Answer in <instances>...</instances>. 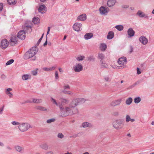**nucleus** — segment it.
<instances>
[{"label": "nucleus", "mask_w": 154, "mask_h": 154, "mask_svg": "<svg viewBox=\"0 0 154 154\" xmlns=\"http://www.w3.org/2000/svg\"><path fill=\"white\" fill-rule=\"evenodd\" d=\"M85 57L83 56H80L77 57L76 59L78 61H82L83 60L85 59Z\"/></svg>", "instance_id": "37"}, {"label": "nucleus", "mask_w": 154, "mask_h": 154, "mask_svg": "<svg viewBox=\"0 0 154 154\" xmlns=\"http://www.w3.org/2000/svg\"><path fill=\"white\" fill-rule=\"evenodd\" d=\"M57 137L59 138L62 139L64 137L62 133H59L57 135Z\"/></svg>", "instance_id": "46"}, {"label": "nucleus", "mask_w": 154, "mask_h": 154, "mask_svg": "<svg viewBox=\"0 0 154 154\" xmlns=\"http://www.w3.org/2000/svg\"><path fill=\"white\" fill-rule=\"evenodd\" d=\"M17 38L15 36H12L9 41L10 44L12 46L15 45L17 42Z\"/></svg>", "instance_id": "10"}, {"label": "nucleus", "mask_w": 154, "mask_h": 154, "mask_svg": "<svg viewBox=\"0 0 154 154\" xmlns=\"http://www.w3.org/2000/svg\"><path fill=\"white\" fill-rule=\"evenodd\" d=\"M108 9H109L108 8H105L103 6H101L99 9V11L100 14L103 15L105 14H106L107 13H108Z\"/></svg>", "instance_id": "14"}, {"label": "nucleus", "mask_w": 154, "mask_h": 154, "mask_svg": "<svg viewBox=\"0 0 154 154\" xmlns=\"http://www.w3.org/2000/svg\"><path fill=\"white\" fill-rule=\"evenodd\" d=\"M93 60V58L91 57H89L88 58V60L89 61H91Z\"/></svg>", "instance_id": "64"}, {"label": "nucleus", "mask_w": 154, "mask_h": 154, "mask_svg": "<svg viewBox=\"0 0 154 154\" xmlns=\"http://www.w3.org/2000/svg\"><path fill=\"white\" fill-rule=\"evenodd\" d=\"M30 78V75L28 74L24 75L22 76V79L23 80H26Z\"/></svg>", "instance_id": "31"}, {"label": "nucleus", "mask_w": 154, "mask_h": 154, "mask_svg": "<svg viewBox=\"0 0 154 154\" xmlns=\"http://www.w3.org/2000/svg\"><path fill=\"white\" fill-rule=\"evenodd\" d=\"M107 48V45L105 43H101L100 44V48L101 51H104Z\"/></svg>", "instance_id": "28"}, {"label": "nucleus", "mask_w": 154, "mask_h": 154, "mask_svg": "<svg viewBox=\"0 0 154 154\" xmlns=\"http://www.w3.org/2000/svg\"><path fill=\"white\" fill-rule=\"evenodd\" d=\"M100 63L101 64L102 66L106 68L108 67V65L103 60H101L100 61Z\"/></svg>", "instance_id": "35"}, {"label": "nucleus", "mask_w": 154, "mask_h": 154, "mask_svg": "<svg viewBox=\"0 0 154 154\" xmlns=\"http://www.w3.org/2000/svg\"><path fill=\"white\" fill-rule=\"evenodd\" d=\"M16 150L17 151L20 152L23 150V148L20 146H17L15 147Z\"/></svg>", "instance_id": "34"}, {"label": "nucleus", "mask_w": 154, "mask_h": 154, "mask_svg": "<svg viewBox=\"0 0 154 154\" xmlns=\"http://www.w3.org/2000/svg\"><path fill=\"white\" fill-rule=\"evenodd\" d=\"M37 52V50L36 47H32L23 56L24 58L25 59L27 60L32 57V60H35L36 58V57L35 56V55L36 54Z\"/></svg>", "instance_id": "2"}, {"label": "nucleus", "mask_w": 154, "mask_h": 154, "mask_svg": "<svg viewBox=\"0 0 154 154\" xmlns=\"http://www.w3.org/2000/svg\"><path fill=\"white\" fill-rule=\"evenodd\" d=\"M12 90V89L11 88H9L7 89L6 91V92H10V91Z\"/></svg>", "instance_id": "58"}, {"label": "nucleus", "mask_w": 154, "mask_h": 154, "mask_svg": "<svg viewBox=\"0 0 154 154\" xmlns=\"http://www.w3.org/2000/svg\"><path fill=\"white\" fill-rule=\"evenodd\" d=\"M46 154H54L53 152L51 151H49L47 152Z\"/></svg>", "instance_id": "60"}, {"label": "nucleus", "mask_w": 154, "mask_h": 154, "mask_svg": "<svg viewBox=\"0 0 154 154\" xmlns=\"http://www.w3.org/2000/svg\"><path fill=\"white\" fill-rule=\"evenodd\" d=\"M104 79L106 82H110L111 81V78L109 75H105L104 76Z\"/></svg>", "instance_id": "32"}, {"label": "nucleus", "mask_w": 154, "mask_h": 154, "mask_svg": "<svg viewBox=\"0 0 154 154\" xmlns=\"http://www.w3.org/2000/svg\"><path fill=\"white\" fill-rule=\"evenodd\" d=\"M98 57L99 58L101 59L102 60L104 58V55L102 53H99L98 54Z\"/></svg>", "instance_id": "44"}, {"label": "nucleus", "mask_w": 154, "mask_h": 154, "mask_svg": "<svg viewBox=\"0 0 154 154\" xmlns=\"http://www.w3.org/2000/svg\"><path fill=\"white\" fill-rule=\"evenodd\" d=\"M8 3L10 5H14L16 3V0H7Z\"/></svg>", "instance_id": "38"}, {"label": "nucleus", "mask_w": 154, "mask_h": 154, "mask_svg": "<svg viewBox=\"0 0 154 154\" xmlns=\"http://www.w3.org/2000/svg\"><path fill=\"white\" fill-rule=\"evenodd\" d=\"M115 28L119 31H121L124 29L123 26L120 25L116 26Z\"/></svg>", "instance_id": "36"}, {"label": "nucleus", "mask_w": 154, "mask_h": 154, "mask_svg": "<svg viewBox=\"0 0 154 154\" xmlns=\"http://www.w3.org/2000/svg\"><path fill=\"white\" fill-rule=\"evenodd\" d=\"M35 108L37 110H39L40 111H45V112H48L49 109L46 108H45L41 106H36Z\"/></svg>", "instance_id": "19"}, {"label": "nucleus", "mask_w": 154, "mask_h": 154, "mask_svg": "<svg viewBox=\"0 0 154 154\" xmlns=\"http://www.w3.org/2000/svg\"><path fill=\"white\" fill-rule=\"evenodd\" d=\"M47 43H48L47 37V36H46V41H45V43L44 44L43 46H45L46 45H47Z\"/></svg>", "instance_id": "57"}, {"label": "nucleus", "mask_w": 154, "mask_h": 154, "mask_svg": "<svg viewBox=\"0 0 154 154\" xmlns=\"http://www.w3.org/2000/svg\"><path fill=\"white\" fill-rule=\"evenodd\" d=\"M86 19V14H82L79 15L77 18V20L80 21H85Z\"/></svg>", "instance_id": "18"}, {"label": "nucleus", "mask_w": 154, "mask_h": 154, "mask_svg": "<svg viewBox=\"0 0 154 154\" xmlns=\"http://www.w3.org/2000/svg\"><path fill=\"white\" fill-rule=\"evenodd\" d=\"M30 128L31 127L30 125L26 123H21L19 126V129L22 132L25 131Z\"/></svg>", "instance_id": "4"}, {"label": "nucleus", "mask_w": 154, "mask_h": 154, "mask_svg": "<svg viewBox=\"0 0 154 154\" xmlns=\"http://www.w3.org/2000/svg\"><path fill=\"white\" fill-rule=\"evenodd\" d=\"M47 8L44 5H41L38 8V11L39 12L43 14L45 12Z\"/></svg>", "instance_id": "15"}, {"label": "nucleus", "mask_w": 154, "mask_h": 154, "mask_svg": "<svg viewBox=\"0 0 154 154\" xmlns=\"http://www.w3.org/2000/svg\"><path fill=\"white\" fill-rule=\"evenodd\" d=\"M38 70V69H37L35 70H34L32 71V74L33 75H36L37 74V70Z\"/></svg>", "instance_id": "45"}, {"label": "nucleus", "mask_w": 154, "mask_h": 154, "mask_svg": "<svg viewBox=\"0 0 154 154\" xmlns=\"http://www.w3.org/2000/svg\"><path fill=\"white\" fill-rule=\"evenodd\" d=\"M140 42L144 45H146L148 42V39L144 36H142L139 38Z\"/></svg>", "instance_id": "17"}, {"label": "nucleus", "mask_w": 154, "mask_h": 154, "mask_svg": "<svg viewBox=\"0 0 154 154\" xmlns=\"http://www.w3.org/2000/svg\"><path fill=\"white\" fill-rule=\"evenodd\" d=\"M4 106H3V107L2 108H0V114H2V111L3 110Z\"/></svg>", "instance_id": "61"}, {"label": "nucleus", "mask_w": 154, "mask_h": 154, "mask_svg": "<svg viewBox=\"0 0 154 154\" xmlns=\"http://www.w3.org/2000/svg\"><path fill=\"white\" fill-rule=\"evenodd\" d=\"M59 108L61 111V115L62 117H64L68 115H72L78 112L77 109L71 108L69 106H66L65 108H64L62 105H60Z\"/></svg>", "instance_id": "1"}, {"label": "nucleus", "mask_w": 154, "mask_h": 154, "mask_svg": "<svg viewBox=\"0 0 154 154\" xmlns=\"http://www.w3.org/2000/svg\"><path fill=\"white\" fill-rule=\"evenodd\" d=\"M62 92L63 94H65L71 95L72 94V92H71L70 91H66L64 90H63L62 91Z\"/></svg>", "instance_id": "41"}, {"label": "nucleus", "mask_w": 154, "mask_h": 154, "mask_svg": "<svg viewBox=\"0 0 154 154\" xmlns=\"http://www.w3.org/2000/svg\"><path fill=\"white\" fill-rule=\"evenodd\" d=\"M85 99L83 98H78L73 99L69 104V106L71 108L75 107L81 103L85 102Z\"/></svg>", "instance_id": "3"}, {"label": "nucleus", "mask_w": 154, "mask_h": 154, "mask_svg": "<svg viewBox=\"0 0 154 154\" xmlns=\"http://www.w3.org/2000/svg\"><path fill=\"white\" fill-rule=\"evenodd\" d=\"M43 35H44V33L42 34V37H41V38L38 40V42H37V45H38L39 43H40V42H41L43 37Z\"/></svg>", "instance_id": "49"}, {"label": "nucleus", "mask_w": 154, "mask_h": 154, "mask_svg": "<svg viewBox=\"0 0 154 154\" xmlns=\"http://www.w3.org/2000/svg\"><path fill=\"white\" fill-rule=\"evenodd\" d=\"M42 100L41 99H37V98H32V101L30 100H27L25 101L23 103H35L38 104L42 103Z\"/></svg>", "instance_id": "8"}, {"label": "nucleus", "mask_w": 154, "mask_h": 154, "mask_svg": "<svg viewBox=\"0 0 154 154\" xmlns=\"http://www.w3.org/2000/svg\"><path fill=\"white\" fill-rule=\"evenodd\" d=\"M123 121L121 119H117L113 122L112 125L113 127L116 129L122 128V124Z\"/></svg>", "instance_id": "5"}, {"label": "nucleus", "mask_w": 154, "mask_h": 154, "mask_svg": "<svg viewBox=\"0 0 154 154\" xmlns=\"http://www.w3.org/2000/svg\"><path fill=\"white\" fill-rule=\"evenodd\" d=\"M40 21V19L38 17H34L32 20V22L35 24L39 23Z\"/></svg>", "instance_id": "30"}, {"label": "nucleus", "mask_w": 154, "mask_h": 154, "mask_svg": "<svg viewBox=\"0 0 154 154\" xmlns=\"http://www.w3.org/2000/svg\"><path fill=\"white\" fill-rule=\"evenodd\" d=\"M17 37L21 39H24L25 38V32L24 30H21L19 32L17 35Z\"/></svg>", "instance_id": "12"}, {"label": "nucleus", "mask_w": 154, "mask_h": 154, "mask_svg": "<svg viewBox=\"0 0 154 154\" xmlns=\"http://www.w3.org/2000/svg\"><path fill=\"white\" fill-rule=\"evenodd\" d=\"M83 69V66L80 63H76L73 67L74 70L76 72H79Z\"/></svg>", "instance_id": "7"}, {"label": "nucleus", "mask_w": 154, "mask_h": 154, "mask_svg": "<svg viewBox=\"0 0 154 154\" xmlns=\"http://www.w3.org/2000/svg\"><path fill=\"white\" fill-rule=\"evenodd\" d=\"M69 89H70V86L68 85H65L63 86V89L64 90Z\"/></svg>", "instance_id": "51"}, {"label": "nucleus", "mask_w": 154, "mask_h": 154, "mask_svg": "<svg viewBox=\"0 0 154 154\" xmlns=\"http://www.w3.org/2000/svg\"><path fill=\"white\" fill-rule=\"evenodd\" d=\"M132 99L131 97H129L126 100L125 103L127 105H129L132 102Z\"/></svg>", "instance_id": "33"}, {"label": "nucleus", "mask_w": 154, "mask_h": 154, "mask_svg": "<svg viewBox=\"0 0 154 154\" xmlns=\"http://www.w3.org/2000/svg\"><path fill=\"white\" fill-rule=\"evenodd\" d=\"M43 70L45 71L49 72L50 71V68H48L47 67H44L42 68Z\"/></svg>", "instance_id": "52"}, {"label": "nucleus", "mask_w": 154, "mask_h": 154, "mask_svg": "<svg viewBox=\"0 0 154 154\" xmlns=\"http://www.w3.org/2000/svg\"><path fill=\"white\" fill-rule=\"evenodd\" d=\"M122 101V99H120L117 100L113 101L110 103V106H115L119 105Z\"/></svg>", "instance_id": "13"}, {"label": "nucleus", "mask_w": 154, "mask_h": 154, "mask_svg": "<svg viewBox=\"0 0 154 154\" xmlns=\"http://www.w3.org/2000/svg\"><path fill=\"white\" fill-rule=\"evenodd\" d=\"M137 15H138L140 17H144L146 19L148 18V16L146 14H145L143 12L140 11H139L136 14Z\"/></svg>", "instance_id": "16"}, {"label": "nucleus", "mask_w": 154, "mask_h": 154, "mask_svg": "<svg viewBox=\"0 0 154 154\" xmlns=\"http://www.w3.org/2000/svg\"><path fill=\"white\" fill-rule=\"evenodd\" d=\"M51 101L53 103V104H55L57 106H58L59 107V106L60 105L58 103L55 99L51 97Z\"/></svg>", "instance_id": "39"}, {"label": "nucleus", "mask_w": 154, "mask_h": 154, "mask_svg": "<svg viewBox=\"0 0 154 154\" xmlns=\"http://www.w3.org/2000/svg\"><path fill=\"white\" fill-rule=\"evenodd\" d=\"M133 48L131 46H130L129 47V52L131 53L133 51Z\"/></svg>", "instance_id": "55"}, {"label": "nucleus", "mask_w": 154, "mask_h": 154, "mask_svg": "<svg viewBox=\"0 0 154 154\" xmlns=\"http://www.w3.org/2000/svg\"><path fill=\"white\" fill-rule=\"evenodd\" d=\"M127 32L129 37L133 36L134 34V32L131 28L129 29Z\"/></svg>", "instance_id": "21"}, {"label": "nucleus", "mask_w": 154, "mask_h": 154, "mask_svg": "<svg viewBox=\"0 0 154 154\" xmlns=\"http://www.w3.org/2000/svg\"><path fill=\"white\" fill-rule=\"evenodd\" d=\"M127 62V59L124 57L119 58L118 61V64L120 66V67H121L122 68H124L123 66Z\"/></svg>", "instance_id": "6"}, {"label": "nucleus", "mask_w": 154, "mask_h": 154, "mask_svg": "<svg viewBox=\"0 0 154 154\" xmlns=\"http://www.w3.org/2000/svg\"><path fill=\"white\" fill-rule=\"evenodd\" d=\"M55 120V119L53 118L47 120L46 122L47 123L50 124L54 122Z\"/></svg>", "instance_id": "40"}, {"label": "nucleus", "mask_w": 154, "mask_h": 154, "mask_svg": "<svg viewBox=\"0 0 154 154\" xmlns=\"http://www.w3.org/2000/svg\"><path fill=\"white\" fill-rule=\"evenodd\" d=\"M137 75H139L143 71V70H141L140 68L137 67Z\"/></svg>", "instance_id": "42"}, {"label": "nucleus", "mask_w": 154, "mask_h": 154, "mask_svg": "<svg viewBox=\"0 0 154 154\" xmlns=\"http://www.w3.org/2000/svg\"><path fill=\"white\" fill-rule=\"evenodd\" d=\"M59 70L60 72L61 73H62L63 72V69H62L61 68H59Z\"/></svg>", "instance_id": "63"}, {"label": "nucleus", "mask_w": 154, "mask_h": 154, "mask_svg": "<svg viewBox=\"0 0 154 154\" xmlns=\"http://www.w3.org/2000/svg\"><path fill=\"white\" fill-rule=\"evenodd\" d=\"M24 30L27 33H30L32 31L31 27L28 25H26L24 26Z\"/></svg>", "instance_id": "23"}, {"label": "nucleus", "mask_w": 154, "mask_h": 154, "mask_svg": "<svg viewBox=\"0 0 154 154\" xmlns=\"http://www.w3.org/2000/svg\"><path fill=\"white\" fill-rule=\"evenodd\" d=\"M116 2V0H109L107 2V5L109 7L113 6Z\"/></svg>", "instance_id": "24"}, {"label": "nucleus", "mask_w": 154, "mask_h": 154, "mask_svg": "<svg viewBox=\"0 0 154 154\" xmlns=\"http://www.w3.org/2000/svg\"><path fill=\"white\" fill-rule=\"evenodd\" d=\"M39 147L41 148L47 150L48 149V146L46 143H42L39 145Z\"/></svg>", "instance_id": "20"}, {"label": "nucleus", "mask_w": 154, "mask_h": 154, "mask_svg": "<svg viewBox=\"0 0 154 154\" xmlns=\"http://www.w3.org/2000/svg\"><path fill=\"white\" fill-rule=\"evenodd\" d=\"M112 115L115 116H117L119 115V112H115L113 113Z\"/></svg>", "instance_id": "54"}, {"label": "nucleus", "mask_w": 154, "mask_h": 154, "mask_svg": "<svg viewBox=\"0 0 154 154\" xmlns=\"http://www.w3.org/2000/svg\"><path fill=\"white\" fill-rule=\"evenodd\" d=\"M6 94L7 95H8V96H9V97L10 98L12 97L13 96L12 94L10 92H6Z\"/></svg>", "instance_id": "50"}, {"label": "nucleus", "mask_w": 154, "mask_h": 154, "mask_svg": "<svg viewBox=\"0 0 154 154\" xmlns=\"http://www.w3.org/2000/svg\"><path fill=\"white\" fill-rule=\"evenodd\" d=\"M8 42L6 39L2 40L1 42L0 46L2 48L5 49L7 48L8 46Z\"/></svg>", "instance_id": "11"}, {"label": "nucleus", "mask_w": 154, "mask_h": 154, "mask_svg": "<svg viewBox=\"0 0 154 154\" xmlns=\"http://www.w3.org/2000/svg\"><path fill=\"white\" fill-rule=\"evenodd\" d=\"M141 100V98L140 97H138L135 98V103H139L140 101Z\"/></svg>", "instance_id": "47"}, {"label": "nucleus", "mask_w": 154, "mask_h": 154, "mask_svg": "<svg viewBox=\"0 0 154 154\" xmlns=\"http://www.w3.org/2000/svg\"><path fill=\"white\" fill-rule=\"evenodd\" d=\"M93 36V34L91 33H87L84 35V38L86 40L89 39Z\"/></svg>", "instance_id": "25"}, {"label": "nucleus", "mask_w": 154, "mask_h": 154, "mask_svg": "<svg viewBox=\"0 0 154 154\" xmlns=\"http://www.w3.org/2000/svg\"><path fill=\"white\" fill-rule=\"evenodd\" d=\"M55 78L56 79H58L59 78L58 74L57 71H56L55 72Z\"/></svg>", "instance_id": "53"}, {"label": "nucleus", "mask_w": 154, "mask_h": 154, "mask_svg": "<svg viewBox=\"0 0 154 154\" xmlns=\"http://www.w3.org/2000/svg\"><path fill=\"white\" fill-rule=\"evenodd\" d=\"M82 126L84 128L87 127L91 128L92 127V124L88 122H85L83 123L82 125Z\"/></svg>", "instance_id": "26"}, {"label": "nucleus", "mask_w": 154, "mask_h": 154, "mask_svg": "<svg viewBox=\"0 0 154 154\" xmlns=\"http://www.w3.org/2000/svg\"><path fill=\"white\" fill-rule=\"evenodd\" d=\"M50 27H48V31L47 32V35L49 33V32H50Z\"/></svg>", "instance_id": "62"}, {"label": "nucleus", "mask_w": 154, "mask_h": 154, "mask_svg": "<svg viewBox=\"0 0 154 154\" xmlns=\"http://www.w3.org/2000/svg\"><path fill=\"white\" fill-rule=\"evenodd\" d=\"M11 123L13 125H20V124L19 122L14 121L12 122Z\"/></svg>", "instance_id": "48"}, {"label": "nucleus", "mask_w": 154, "mask_h": 154, "mask_svg": "<svg viewBox=\"0 0 154 154\" xmlns=\"http://www.w3.org/2000/svg\"><path fill=\"white\" fill-rule=\"evenodd\" d=\"M61 101V104L64 105L65 104H68L69 102V100L67 99H65L63 98H60V99Z\"/></svg>", "instance_id": "22"}, {"label": "nucleus", "mask_w": 154, "mask_h": 154, "mask_svg": "<svg viewBox=\"0 0 154 154\" xmlns=\"http://www.w3.org/2000/svg\"><path fill=\"white\" fill-rule=\"evenodd\" d=\"M56 68V67L54 66H53L51 68H50V71L54 70Z\"/></svg>", "instance_id": "59"}, {"label": "nucleus", "mask_w": 154, "mask_h": 154, "mask_svg": "<svg viewBox=\"0 0 154 154\" xmlns=\"http://www.w3.org/2000/svg\"><path fill=\"white\" fill-rule=\"evenodd\" d=\"M3 8V4L1 3H0V11H1Z\"/></svg>", "instance_id": "56"}, {"label": "nucleus", "mask_w": 154, "mask_h": 154, "mask_svg": "<svg viewBox=\"0 0 154 154\" xmlns=\"http://www.w3.org/2000/svg\"><path fill=\"white\" fill-rule=\"evenodd\" d=\"M14 62V60L13 59H11L8 61L6 63V65H8L12 64Z\"/></svg>", "instance_id": "43"}, {"label": "nucleus", "mask_w": 154, "mask_h": 154, "mask_svg": "<svg viewBox=\"0 0 154 154\" xmlns=\"http://www.w3.org/2000/svg\"><path fill=\"white\" fill-rule=\"evenodd\" d=\"M82 24L81 23H75L73 26V29L76 31L79 32L82 29Z\"/></svg>", "instance_id": "9"}, {"label": "nucleus", "mask_w": 154, "mask_h": 154, "mask_svg": "<svg viewBox=\"0 0 154 154\" xmlns=\"http://www.w3.org/2000/svg\"><path fill=\"white\" fill-rule=\"evenodd\" d=\"M114 37V33L113 32H109L107 36V38L108 39H112Z\"/></svg>", "instance_id": "29"}, {"label": "nucleus", "mask_w": 154, "mask_h": 154, "mask_svg": "<svg viewBox=\"0 0 154 154\" xmlns=\"http://www.w3.org/2000/svg\"><path fill=\"white\" fill-rule=\"evenodd\" d=\"M135 120L134 119H131L130 116L129 115H126L125 118V121L126 122H129L131 121V122H134Z\"/></svg>", "instance_id": "27"}]
</instances>
